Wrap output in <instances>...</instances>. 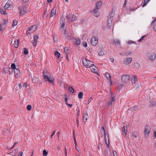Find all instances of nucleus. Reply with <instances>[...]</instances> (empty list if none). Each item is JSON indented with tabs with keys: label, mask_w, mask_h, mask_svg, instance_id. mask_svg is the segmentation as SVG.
Returning <instances> with one entry per match:
<instances>
[{
	"label": "nucleus",
	"mask_w": 156,
	"mask_h": 156,
	"mask_svg": "<svg viewBox=\"0 0 156 156\" xmlns=\"http://www.w3.org/2000/svg\"><path fill=\"white\" fill-rule=\"evenodd\" d=\"M151 128L149 125H145L144 127V134L146 138H147L148 137L151 132Z\"/></svg>",
	"instance_id": "nucleus-1"
},
{
	"label": "nucleus",
	"mask_w": 156,
	"mask_h": 156,
	"mask_svg": "<svg viewBox=\"0 0 156 156\" xmlns=\"http://www.w3.org/2000/svg\"><path fill=\"white\" fill-rule=\"evenodd\" d=\"M82 60L83 65L86 68H89L91 66L93 65V62L92 61L84 58H83Z\"/></svg>",
	"instance_id": "nucleus-2"
},
{
	"label": "nucleus",
	"mask_w": 156,
	"mask_h": 156,
	"mask_svg": "<svg viewBox=\"0 0 156 156\" xmlns=\"http://www.w3.org/2000/svg\"><path fill=\"white\" fill-rule=\"evenodd\" d=\"M37 28V26L36 25H33L29 28L27 31V36H30L31 33H34L35 31Z\"/></svg>",
	"instance_id": "nucleus-3"
},
{
	"label": "nucleus",
	"mask_w": 156,
	"mask_h": 156,
	"mask_svg": "<svg viewBox=\"0 0 156 156\" xmlns=\"http://www.w3.org/2000/svg\"><path fill=\"white\" fill-rule=\"evenodd\" d=\"M19 9L20 11V15H22L27 13V7L22 6L19 7Z\"/></svg>",
	"instance_id": "nucleus-4"
},
{
	"label": "nucleus",
	"mask_w": 156,
	"mask_h": 156,
	"mask_svg": "<svg viewBox=\"0 0 156 156\" xmlns=\"http://www.w3.org/2000/svg\"><path fill=\"white\" fill-rule=\"evenodd\" d=\"M130 77L127 75H125L122 76L121 78L122 81V82L127 83L129 80Z\"/></svg>",
	"instance_id": "nucleus-5"
},
{
	"label": "nucleus",
	"mask_w": 156,
	"mask_h": 156,
	"mask_svg": "<svg viewBox=\"0 0 156 156\" xmlns=\"http://www.w3.org/2000/svg\"><path fill=\"white\" fill-rule=\"evenodd\" d=\"M66 18L69 22H73L75 20L76 16L74 14H70L67 16Z\"/></svg>",
	"instance_id": "nucleus-6"
},
{
	"label": "nucleus",
	"mask_w": 156,
	"mask_h": 156,
	"mask_svg": "<svg viewBox=\"0 0 156 156\" xmlns=\"http://www.w3.org/2000/svg\"><path fill=\"white\" fill-rule=\"evenodd\" d=\"M39 38V36L37 35H34L33 37V40L31 41L33 46H35L37 44V40Z\"/></svg>",
	"instance_id": "nucleus-7"
},
{
	"label": "nucleus",
	"mask_w": 156,
	"mask_h": 156,
	"mask_svg": "<svg viewBox=\"0 0 156 156\" xmlns=\"http://www.w3.org/2000/svg\"><path fill=\"white\" fill-rule=\"evenodd\" d=\"M98 42V40L97 38L95 36H93L91 40V43L93 46H95Z\"/></svg>",
	"instance_id": "nucleus-8"
},
{
	"label": "nucleus",
	"mask_w": 156,
	"mask_h": 156,
	"mask_svg": "<svg viewBox=\"0 0 156 156\" xmlns=\"http://www.w3.org/2000/svg\"><path fill=\"white\" fill-rule=\"evenodd\" d=\"M111 99L108 102V106H110L112 105V104L114 103L115 101V97H112V92H111Z\"/></svg>",
	"instance_id": "nucleus-9"
},
{
	"label": "nucleus",
	"mask_w": 156,
	"mask_h": 156,
	"mask_svg": "<svg viewBox=\"0 0 156 156\" xmlns=\"http://www.w3.org/2000/svg\"><path fill=\"white\" fill-rule=\"evenodd\" d=\"M105 128L104 126H102L100 132L101 134H102L101 136H103L105 138V136H106V133Z\"/></svg>",
	"instance_id": "nucleus-10"
},
{
	"label": "nucleus",
	"mask_w": 156,
	"mask_h": 156,
	"mask_svg": "<svg viewBox=\"0 0 156 156\" xmlns=\"http://www.w3.org/2000/svg\"><path fill=\"white\" fill-rule=\"evenodd\" d=\"M113 20L112 17L110 16L108 17L107 21V25L110 29L111 26L112 20Z\"/></svg>",
	"instance_id": "nucleus-11"
},
{
	"label": "nucleus",
	"mask_w": 156,
	"mask_h": 156,
	"mask_svg": "<svg viewBox=\"0 0 156 156\" xmlns=\"http://www.w3.org/2000/svg\"><path fill=\"white\" fill-rule=\"evenodd\" d=\"M15 76L16 77L18 78L20 75V72L19 69L18 68L15 69L14 70Z\"/></svg>",
	"instance_id": "nucleus-12"
},
{
	"label": "nucleus",
	"mask_w": 156,
	"mask_h": 156,
	"mask_svg": "<svg viewBox=\"0 0 156 156\" xmlns=\"http://www.w3.org/2000/svg\"><path fill=\"white\" fill-rule=\"evenodd\" d=\"M89 68H90V69L92 72L95 73H97V71L96 70L97 69V68L93 64V65L91 66H90Z\"/></svg>",
	"instance_id": "nucleus-13"
},
{
	"label": "nucleus",
	"mask_w": 156,
	"mask_h": 156,
	"mask_svg": "<svg viewBox=\"0 0 156 156\" xmlns=\"http://www.w3.org/2000/svg\"><path fill=\"white\" fill-rule=\"evenodd\" d=\"M12 2L10 0L8 1L4 6L5 9V10L7 9L9 7L10 5L12 4Z\"/></svg>",
	"instance_id": "nucleus-14"
},
{
	"label": "nucleus",
	"mask_w": 156,
	"mask_h": 156,
	"mask_svg": "<svg viewBox=\"0 0 156 156\" xmlns=\"http://www.w3.org/2000/svg\"><path fill=\"white\" fill-rule=\"evenodd\" d=\"M45 80H47L51 84H54V79L52 77H48L47 78H46L45 79Z\"/></svg>",
	"instance_id": "nucleus-15"
},
{
	"label": "nucleus",
	"mask_w": 156,
	"mask_h": 156,
	"mask_svg": "<svg viewBox=\"0 0 156 156\" xmlns=\"http://www.w3.org/2000/svg\"><path fill=\"white\" fill-rule=\"evenodd\" d=\"M104 76L111 83H112V81L111 79V77L108 73H105V74L104 75Z\"/></svg>",
	"instance_id": "nucleus-16"
},
{
	"label": "nucleus",
	"mask_w": 156,
	"mask_h": 156,
	"mask_svg": "<svg viewBox=\"0 0 156 156\" xmlns=\"http://www.w3.org/2000/svg\"><path fill=\"white\" fill-rule=\"evenodd\" d=\"M56 10V8L55 7H54L51 12V17H53L55 15Z\"/></svg>",
	"instance_id": "nucleus-17"
},
{
	"label": "nucleus",
	"mask_w": 156,
	"mask_h": 156,
	"mask_svg": "<svg viewBox=\"0 0 156 156\" xmlns=\"http://www.w3.org/2000/svg\"><path fill=\"white\" fill-rule=\"evenodd\" d=\"M149 58L151 60L153 61L156 58V55L154 53H152L149 56Z\"/></svg>",
	"instance_id": "nucleus-18"
},
{
	"label": "nucleus",
	"mask_w": 156,
	"mask_h": 156,
	"mask_svg": "<svg viewBox=\"0 0 156 156\" xmlns=\"http://www.w3.org/2000/svg\"><path fill=\"white\" fill-rule=\"evenodd\" d=\"M88 118V116L86 112H85L83 115V122H85L87 120V118Z\"/></svg>",
	"instance_id": "nucleus-19"
},
{
	"label": "nucleus",
	"mask_w": 156,
	"mask_h": 156,
	"mask_svg": "<svg viewBox=\"0 0 156 156\" xmlns=\"http://www.w3.org/2000/svg\"><path fill=\"white\" fill-rule=\"evenodd\" d=\"M122 131L123 135L126 136V133L127 132V127H126V128L125 126H124L122 128Z\"/></svg>",
	"instance_id": "nucleus-20"
},
{
	"label": "nucleus",
	"mask_w": 156,
	"mask_h": 156,
	"mask_svg": "<svg viewBox=\"0 0 156 156\" xmlns=\"http://www.w3.org/2000/svg\"><path fill=\"white\" fill-rule=\"evenodd\" d=\"M102 3L101 2H98L96 4L95 8L97 10H99L100 9V7Z\"/></svg>",
	"instance_id": "nucleus-21"
},
{
	"label": "nucleus",
	"mask_w": 156,
	"mask_h": 156,
	"mask_svg": "<svg viewBox=\"0 0 156 156\" xmlns=\"http://www.w3.org/2000/svg\"><path fill=\"white\" fill-rule=\"evenodd\" d=\"M98 10L96 9H93V12H94V15L95 16L97 17L100 16V14L98 11Z\"/></svg>",
	"instance_id": "nucleus-22"
},
{
	"label": "nucleus",
	"mask_w": 156,
	"mask_h": 156,
	"mask_svg": "<svg viewBox=\"0 0 156 156\" xmlns=\"http://www.w3.org/2000/svg\"><path fill=\"white\" fill-rule=\"evenodd\" d=\"M132 60V58L129 57L126 58L125 61L124 62V63L126 64H129Z\"/></svg>",
	"instance_id": "nucleus-23"
},
{
	"label": "nucleus",
	"mask_w": 156,
	"mask_h": 156,
	"mask_svg": "<svg viewBox=\"0 0 156 156\" xmlns=\"http://www.w3.org/2000/svg\"><path fill=\"white\" fill-rule=\"evenodd\" d=\"M137 81V78L135 76H133L131 79V82L132 84L134 83Z\"/></svg>",
	"instance_id": "nucleus-24"
},
{
	"label": "nucleus",
	"mask_w": 156,
	"mask_h": 156,
	"mask_svg": "<svg viewBox=\"0 0 156 156\" xmlns=\"http://www.w3.org/2000/svg\"><path fill=\"white\" fill-rule=\"evenodd\" d=\"M43 76H44V79L45 80V79L49 77V73H48L47 71H44L43 72Z\"/></svg>",
	"instance_id": "nucleus-25"
},
{
	"label": "nucleus",
	"mask_w": 156,
	"mask_h": 156,
	"mask_svg": "<svg viewBox=\"0 0 156 156\" xmlns=\"http://www.w3.org/2000/svg\"><path fill=\"white\" fill-rule=\"evenodd\" d=\"M74 43H75L76 45H79L80 44V40L79 38H77L74 39Z\"/></svg>",
	"instance_id": "nucleus-26"
},
{
	"label": "nucleus",
	"mask_w": 156,
	"mask_h": 156,
	"mask_svg": "<svg viewBox=\"0 0 156 156\" xmlns=\"http://www.w3.org/2000/svg\"><path fill=\"white\" fill-rule=\"evenodd\" d=\"M137 106H135L134 107H131L129 109L128 111L130 110L132 111H134L136 110V109H137Z\"/></svg>",
	"instance_id": "nucleus-27"
},
{
	"label": "nucleus",
	"mask_w": 156,
	"mask_h": 156,
	"mask_svg": "<svg viewBox=\"0 0 156 156\" xmlns=\"http://www.w3.org/2000/svg\"><path fill=\"white\" fill-rule=\"evenodd\" d=\"M83 93L82 92H80L78 94V97L80 99H82L83 95Z\"/></svg>",
	"instance_id": "nucleus-28"
},
{
	"label": "nucleus",
	"mask_w": 156,
	"mask_h": 156,
	"mask_svg": "<svg viewBox=\"0 0 156 156\" xmlns=\"http://www.w3.org/2000/svg\"><path fill=\"white\" fill-rule=\"evenodd\" d=\"M64 51L66 55L68 54L69 53L68 47H65L64 48Z\"/></svg>",
	"instance_id": "nucleus-29"
},
{
	"label": "nucleus",
	"mask_w": 156,
	"mask_h": 156,
	"mask_svg": "<svg viewBox=\"0 0 156 156\" xmlns=\"http://www.w3.org/2000/svg\"><path fill=\"white\" fill-rule=\"evenodd\" d=\"M19 40H17V41H14V46L15 48H17L18 47L19 44Z\"/></svg>",
	"instance_id": "nucleus-30"
},
{
	"label": "nucleus",
	"mask_w": 156,
	"mask_h": 156,
	"mask_svg": "<svg viewBox=\"0 0 156 156\" xmlns=\"http://www.w3.org/2000/svg\"><path fill=\"white\" fill-rule=\"evenodd\" d=\"M114 42L115 43V44L117 45H119L120 44V42L119 40L116 39L114 40Z\"/></svg>",
	"instance_id": "nucleus-31"
},
{
	"label": "nucleus",
	"mask_w": 156,
	"mask_h": 156,
	"mask_svg": "<svg viewBox=\"0 0 156 156\" xmlns=\"http://www.w3.org/2000/svg\"><path fill=\"white\" fill-rule=\"evenodd\" d=\"M32 80L33 83H35L38 81V79L37 77H34L33 78H32Z\"/></svg>",
	"instance_id": "nucleus-32"
},
{
	"label": "nucleus",
	"mask_w": 156,
	"mask_h": 156,
	"mask_svg": "<svg viewBox=\"0 0 156 156\" xmlns=\"http://www.w3.org/2000/svg\"><path fill=\"white\" fill-rule=\"evenodd\" d=\"M150 0H144V4L142 6V7H143L147 5Z\"/></svg>",
	"instance_id": "nucleus-33"
},
{
	"label": "nucleus",
	"mask_w": 156,
	"mask_h": 156,
	"mask_svg": "<svg viewBox=\"0 0 156 156\" xmlns=\"http://www.w3.org/2000/svg\"><path fill=\"white\" fill-rule=\"evenodd\" d=\"M17 21L16 20H14L12 21V26L13 27L16 26L17 24Z\"/></svg>",
	"instance_id": "nucleus-34"
},
{
	"label": "nucleus",
	"mask_w": 156,
	"mask_h": 156,
	"mask_svg": "<svg viewBox=\"0 0 156 156\" xmlns=\"http://www.w3.org/2000/svg\"><path fill=\"white\" fill-rule=\"evenodd\" d=\"M55 55L58 58L60 57V53L58 51H57L55 52Z\"/></svg>",
	"instance_id": "nucleus-35"
},
{
	"label": "nucleus",
	"mask_w": 156,
	"mask_h": 156,
	"mask_svg": "<svg viewBox=\"0 0 156 156\" xmlns=\"http://www.w3.org/2000/svg\"><path fill=\"white\" fill-rule=\"evenodd\" d=\"M0 12L2 14L5 15L6 14V11H4L2 8H0Z\"/></svg>",
	"instance_id": "nucleus-36"
},
{
	"label": "nucleus",
	"mask_w": 156,
	"mask_h": 156,
	"mask_svg": "<svg viewBox=\"0 0 156 156\" xmlns=\"http://www.w3.org/2000/svg\"><path fill=\"white\" fill-rule=\"evenodd\" d=\"M28 50L26 48H24V53L25 55H27L28 53Z\"/></svg>",
	"instance_id": "nucleus-37"
},
{
	"label": "nucleus",
	"mask_w": 156,
	"mask_h": 156,
	"mask_svg": "<svg viewBox=\"0 0 156 156\" xmlns=\"http://www.w3.org/2000/svg\"><path fill=\"white\" fill-rule=\"evenodd\" d=\"M146 36V35L142 36L140 39L138 40L137 41L138 42H140L141 41L143 40L144 39V38Z\"/></svg>",
	"instance_id": "nucleus-38"
},
{
	"label": "nucleus",
	"mask_w": 156,
	"mask_h": 156,
	"mask_svg": "<svg viewBox=\"0 0 156 156\" xmlns=\"http://www.w3.org/2000/svg\"><path fill=\"white\" fill-rule=\"evenodd\" d=\"M69 91L72 93H73L74 92V90L72 87H69Z\"/></svg>",
	"instance_id": "nucleus-39"
},
{
	"label": "nucleus",
	"mask_w": 156,
	"mask_h": 156,
	"mask_svg": "<svg viewBox=\"0 0 156 156\" xmlns=\"http://www.w3.org/2000/svg\"><path fill=\"white\" fill-rule=\"evenodd\" d=\"M11 69H13L14 70L16 68V65L15 64L12 63L11 65Z\"/></svg>",
	"instance_id": "nucleus-40"
},
{
	"label": "nucleus",
	"mask_w": 156,
	"mask_h": 156,
	"mask_svg": "<svg viewBox=\"0 0 156 156\" xmlns=\"http://www.w3.org/2000/svg\"><path fill=\"white\" fill-rule=\"evenodd\" d=\"M48 152L45 150H44L43 151V154L44 156H47L48 155Z\"/></svg>",
	"instance_id": "nucleus-41"
},
{
	"label": "nucleus",
	"mask_w": 156,
	"mask_h": 156,
	"mask_svg": "<svg viewBox=\"0 0 156 156\" xmlns=\"http://www.w3.org/2000/svg\"><path fill=\"white\" fill-rule=\"evenodd\" d=\"M127 43L128 44H136L137 43L135 42L134 41H128V43Z\"/></svg>",
	"instance_id": "nucleus-42"
},
{
	"label": "nucleus",
	"mask_w": 156,
	"mask_h": 156,
	"mask_svg": "<svg viewBox=\"0 0 156 156\" xmlns=\"http://www.w3.org/2000/svg\"><path fill=\"white\" fill-rule=\"evenodd\" d=\"M32 107L30 105H28L27 106V108L28 111H30Z\"/></svg>",
	"instance_id": "nucleus-43"
},
{
	"label": "nucleus",
	"mask_w": 156,
	"mask_h": 156,
	"mask_svg": "<svg viewBox=\"0 0 156 156\" xmlns=\"http://www.w3.org/2000/svg\"><path fill=\"white\" fill-rule=\"evenodd\" d=\"M98 54L100 56H102L103 55H104V53L101 50L99 51L98 53Z\"/></svg>",
	"instance_id": "nucleus-44"
},
{
	"label": "nucleus",
	"mask_w": 156,
	"mask_h": 156,
	"mask_svg": "<svg viewBox=\"0 0 156 156\" xmlns=\"http://www.w3.org/2000/svg\"><path fill=\"white\" fill-rule=\"evenodd\" d=\"M104 138H105V143H106V144L107 145V146L108 147V146L109 144V142L108 141V143L107 142V139L106 138V136H105V138L104 137Z\"/></svg>",
	"instance_id": "nucleus-45"
},
{
	"label": "nucleus",
	"mask_w": 156,
	"mask_h": 156,
	"mask_svg": "<svg viewBox=\"0 0 156 156\" xmlns=\"http://www.w3.org/2000/svg\"><path fill=\"white\" fill-rule=\"evenodd\" d=\"M66 38H67L68 39H70L71 38V36L69 34H68L66 35L65 36Z\"/></svg>",
	"instance_id": "nucleus-46"
},
{
	"label": "nucleus",
	"mask_w": 156,
	"mask_h": 156,
	"mask_svg": "<svg viewBox=\"0 0 156 156\" xmlns=\"http://www.w3.org/2000/svg\"><path fill=\"white\" fill-rule=\"evenodd\" d=\"M101 148V144L99 143L98 145V149L100 150Z\"/></svg>",
	"instance_id": "nucleus-47"
},
{
	"label": "nucleus",
	"mask_w": 156,
	"mask_h": 156,
	"mask_svg": "<svg viewBox=\"0 0 156 156\" xmlns=\"http://www.w3.org/2000/svg\"><path fill=\"white\" fill-rule=\"evenodd\" d=\"M133 137L136 138L137 137L136 133V132H133Z\"/></svg>",
	"instance_id": "nucleus-48"
},
{
	"label": "nucleus",
	"mask_w": 156,
	"mask_h": 156,
	"mask_svg": "<svg viewBox=\"0 0 156 156\" xmlns=\"http://www.w3.org/2000/svg\"><path fill=\"white\" fill-rule=\"evenodd\" d=\"M22 87H24L25 89L27 87V83H25L23 84Z\"/></svg>",
	"instance_id": "nucleus-49"
},
{
	"label": "nucleus",
	"mask_w": 156,
	"mask_h": 156,
	"mask_svg": "<svg viewBox=\"0 0 156 156\" xmlns=\"http://www.w3.org/2000/svg\"><path fill=\"white\" fill-rule=\"evenodd\" d=\"M83 45L85 47H87V44L86 42H84L83 43Z\"/></svg>",
	"instance_id": "nucleus-50"
},
{
	"label": "nucleus",
	"mask_w": 156,
	"mask_h": 156,
	"mask_svg": "<svg viewBox=\"0 0 156 156\" xmlns=\"http://www.w3.org/2000/svg\"><path fill=\"white\" fill-rule=\"evenodd\" d=\"M93 98L91 97L88 99V104H89V103L91 101L93 100Z\"/></svg>",
	"instance_id": "nucleus-51"
},
{
	"label": "nucleus",
	"mask_w": 156,
	"mask_h": 156,
	"mask_svg": "<svg viewBox=\"0 0 156 156\" xmlns=\"http://www.w3.org/2000/svg\"><path fill=\"white\" fill-rule=\"evenodd\" d=\"M55 131H54L52 133V134H51V136H50L51 138H52V137L55 134Z\"/></svg>",
	"instance_id": "nucleus-52"
},
{
	"label": "nucleus",
	"mask_w": 156,
	"mask_h": 156,
	"mask_svg": "<svg viewBox=\"0 0 156 156\" xmlns=\"http://www.w3.org/2000/svg\"><path fill=\"white\" fill-rule=\"evenodd\" d=\"M113 153L114 156H117V154L115 151H113Z\"/></svg>",
	"instance_id": "nucleus-53"
},
{
	"label": "nucleus",
	"mask_w": 156,
	"mask_h": 156,
	"mask_svg": "<svg viewBox=\"0 0 156 156\" xmlns=\"http://www.w3.org/2000/svg\"><path fill=\"white\" fill-rule=\"evenodd\" d=\"M64 34V35L65 36V35H66L68 33L67 32V31H66V29H65V30H64V33H63Z\"/></svg>",
	"instance_id": "nucleus-54"
},
{
	"label": "nucleus",
	"mask_w": 156,
	"mask_h": 156,
	"mask_svg": "<svg viewBox=\"0 0 156 156\" xmlns=\"http://www.w3.org/2000/svg\"><path fill=\"white\" fill-rule=\"evenodd\" d=\"M23 154L22 152H20L19 154H18L17 156H22Z\"/></svg>",
	"instance_id": "nucleus-55"
},
{
	"label": "nucleus",
	"mask_w": 156,
	"mask_h": 156,
	"mask_svg": "<svg viewBox=\"0 0 156 156\" xmlns=\"http://www.w3.org/2000/svg\"><path fill=\"white\" fill-rule=\"evenodd\" d=\"M3 30V28L2 26V25L1 24H0V32L1 31H2Z\"/></svg>",
	"instance_id": "nucleus-56"
},
{
	"label": "nucleus",
	"mask_w": 156,
	"mask_h": 156,
	"mask_svg": "<svg viewBox=\"0 0 156 156\" xmlns=\"http://www.w3.org/2000/svg\"><path fill=\"white\" fill-rule=\"evenodd\" d=\"M68 99H67V97H66L65 98V102H66V104H67L68 103H67V101H68Z\"/></svg>",
	"instance_id": "nucleus-57"
},
{
	"label": "nucleus",
	"mask_w": 156,
	"mask_h": 156,
	"mask_svg": "<svg viewBox=\"0 0 156 156\" xmlns=\"http://www.w3.org/2000/svg\"><path fill=\"white\" fill-rule=\"evenodd\" d=\"M127 3V0H125V2L123 5V7H125L126 5V4Z\"/></svg>",
	"instance_id": "nucleus-58"
},
{
	"label": "nucleus",
	"mask_w": 156,
	"mask_h": 156,
	"mask_svg": "<svg viewBox=\"0 0 156 156\" xmlns=\"http://www.w3.org/2000/svg\"><path fill=\"white\" fill-rule=\"evenodd\" d=\"M67 105L69 106L71 108L73 106V105L71 104H68V103L66 104Z\"/></svg>",
	"instance_id": "nucleus-59"
},
{
	"label": "nucleus",
	"mask_w": 156,
	"mask_h": 156,
	"mask_svg": "<svg viewBox=\"0 0 156 156\" xmlns=\"http://www.w3.org/2000/svg\"><path fill=\"white\" fill-rule=\"evenodd\" d=\"M80 110L79 109L78 110L77 112V115L78 116H79V115H80Z\"/></svg>",
	"instance_id": "nucleus-60"
},
{
	"label": "nucleus",
	"mask_w": 156,
	"mask_h": 156,
	"mask_svg": "<svg viewBox=\"0 0 156 156\" xmlns=\"http://www.w3.org/2000/svg\"><path fill=\"white\" fill-rule=\"evenodd\" d=\"M18 151V149H16L15 150H13L12 151V152H14V153H16Z\"/></svg>",
	"instance_id": "nucleus-61"
},
{
	"label": "nucleus",
	"mask_w": 156,
	"mask_h": 156,
	"mask_svg": "<svg viewBox=\"0 0 156 156\" xmlns=\"http://www.w3.org/2000/svg\"><path fill=\"white\" fill-rule=\"evenodd\" d=\"M156 21V17L152 21L151 24L153 23Z\"/></svg>",
	"instance_id": "nucleus-62"
},
{
	"label": "nucleus",
	"mask_w": 156,
	"mask_h": 156,
	"mask_svg": "<svg viewBox=\"0 0 156 156\" xmlns=\"http://www.w3.org/2000/svg\"><path fill=\"white\" fill-rule=\"evenodd\" d=\"M153 133H154L155 138H156V132L155 131H154V132Z\"/></svg>",
	"instance_id": "nucleus-63"
},
{
	"label": "nucleus",
	"mask_w": 156,
	"mask_h": 156,
	"mask_svg": "<svg viewBox=\"0 0 156 156\" xmlns=\"http://www.w3.org/2000/svg\"><path fill=\"white\" fill-rule=\"evenodd\" d=\"M153 28L154 29L155 31L156 32V25H155L154 26Z\"/></svg>",
	"instance_id": "nucleus-64"
}]
</instances>
